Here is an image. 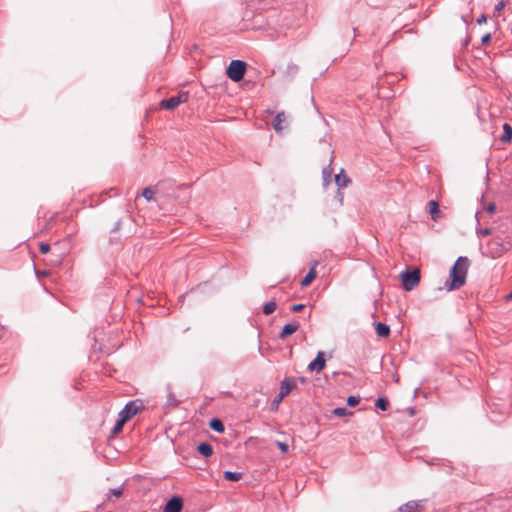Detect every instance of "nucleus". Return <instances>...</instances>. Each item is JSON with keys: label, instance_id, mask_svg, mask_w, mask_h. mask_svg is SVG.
I'll return each instance as SVG.
<instances>
[{"label": "nucleus", "instance_id": "obj_12", "mask_svg": "<svg viewBox=\"0 0 512 512\" xmlns=\"http://www.w3.org/2000/svg\"><path fill=\"white\" fill-rule=\"evenodd\" d=\"M286 121L287 116L285 112H279L276 115L275 120L273 122V128L277 133H281L285 129L284 123H286Z\"/></svg>", "mask_w": 512, "mask_h": 512}, {"label": "nucleus", "instance_id": "obj_1", "mask_svg": "<svg viewBox=\"0 0 512 512\" xmlns=\"http://www.w3.org/2000/svg\"><path fill=\"white\" fill-rule=\"evenodd\" d=\"M470 266L467 257H459L450 270L449 280L445 286L448 291L457 290L464 286Z\"/></svg>", "mask_w": 512, "mask_h": 512}, {"label": "nucleus", "instance_id": "obj_4", "mask_svg": "<svg viewBox=\"0 0 512 512\" xmlns=\"http://www.w3.org/2000/svg\"><path fill=\"white\" fill-rule=\"evenodd\" d=\"M246 71V63L241 60H233L227 67V76L234 82H239L243 79Z\"/></svg>", "mask_w": 512, "mask_h": 512}, {"label": "nucleus", "instance_id": "obj_14", "mask_svg": "<svg viewBox=\"0 0 512 512\" xmlns=\"http://www.w3.org/2000/svg\"><path fill=\"white\" fill-rule=\"evenodd\" d=\"M375 328L378 337L387 338L390 335V327L382 322L376 323Z\"/></svg>", "mask_w": 512, "mask_h": 512}, {"label": "nucleus", "instance_id": "obj_27", "mask_svg": "<svg viewBox=\"0 0 512 512\" xmlns=\"http://www.w3.org/2000/svg\"><path fill=\"white\" fill-rule=\"evenodd\" d=\"M360 402V399L358 397H355V396H349L348 399H347V404L351 407H354L356 405H358Z\"/></svg>", "mask_w": 512, "mask_h": 512}, {"label": "nucleus", "instance_id": "obj_24", "mask_svg": "<svg viewBox=\"0 0 512 512\" xmlns=\"http://www.w3.org/2000/svg\"><path fill=\"white\" fill-rule=\"evenodd\" d=\"M155 190L151 187L145 188L142 192V196L147 200L151 201L154 199Z\"/></svg>", "mask_w": 512, "mask_h": 512}, {"label": "nucleus", "instance_id": "obj_22", "mask_svg": "<svg viewBox=\"0 0 512 512\" xmlns=\"http://www.w3.org/2000/svg\"><path fill=\"white\" fill-rule=\"evenodd\" d=\"M123 495V489L122 488H114L111 489L108 494L106 495V501L111 500V496H114L116 498H120Z\"/></svg>", "mask_w": 512, "mask_h": 512}, {"label": "nucleus", "instance_id": "obj_26", "mask_svg": "<svg viewBox=\"0 0 512 512\" xmlns=\"http://www.w3.org/2000/svg\"><path fill=\"white\" fill-rule=\"evenodd\" d=\"M491 234L490 228H477V235L480 237H485Z\"/></svg>", "mask_w": 512, "mask_h": 512}, {"label": "nucleus", "instance_id": "obj_10", "mask_svg": "<svg viewBox=\"0 0 512 512\" xmlns=\"http://www.w3.org/2000/svg\"><path fill=\"white\" fill-rule=\"evenodd\" d=\"M295 387L296 383L293 380L284 379L280 385V399L286 397Z\"/></svg>", "mask_w": 512, "mask_h": 512}, {"label": "nucleus", "instance_id": "obj_21", "mask_svg": "<svg viewBox=\"0 0 512 512\" xmlns=\"http://www.w3.org/2000/svg\"><path fill=\"white\" fill-rule=\"evenodd\" d=\"M277 308V304L275 301H270L268 303H266L263 307V313L265 315H270L272 314Z\"/></svg>", "mask_w": 512, "mask_h": 512}, {"label": "nucleus", "instance_id": "obj_19", "mask_svg": "<svg viewBox=\"0 0 512 512\" xmlns=\"http://www.w3.org/2000/svg\"><path fill=\"white\" fill-rule=\"evenodd\" d=\"M223 476L227 481H239L242 478V473L225 471Z\"/></svg>", "mask_w": 512, "mask_h": 512}, {"label": "nucleus", "instance_id": "obj_6", "mask_svg": "<svg viewBox=\"0 0 512 512\" xmlns=\"http://www.w3.org/2000/svg\"><path fill=\"white\" fill-rule=\"evenodd\" d=\"M141 409L142 403L140 401H131L125 405V407L119 413V417L125 418V420L128 421Z\"/></svg>", "mask_w": 512, "mask_h": 512}, {"label": "nucleus", "instance_id": "obj_7", "mask_svg": "<svg viewBox=\"0 0 512 512\" xmlns=\"http://www.w3.org/2000/svg\"><path fill=\"white\" fill-rule=\"evenodd\" d=\"M325 354L322 351H319L317 353L316 358L308 365V370L310 372L316 371L320 372L322 371L326 366V360L324 358Z\"/></svg>", "mask_w": 512, "mask_h": 512}, {"label": "nucleus", "instance_id": "obj_16", "mask_svg": "<svg viewBox=\"0 0 512 512\" xmlns=\"http://www.w3.org/2000/svg\"><path fill=\"white\" fill-rule=\"evenodd\" d=\"M335 182L338 185V187L344 188L350 183V179L342 170L339 174L335 176Z\"/></svg>", "mask_w": 512, "mask_h": 512}, {"label": "nucleus", "instance_id": "obj_33", "mask_svg": "<svg viewBox=\"0 0 512 512\" xmlns=\"http://www.w3.org/2000/svg\"><path fill=\"white\" fill-rule=\"evenodd\" d=\"M304 307V304H294L293 306H291V310L293 312H300Z\"/></svg>", "mask_w": 512, "mask_h": 512}, {"label": "nucleus", "instance_id": "obj_29", "mask_svg": "<svg viewBox=\"0 0 512 512\" xmlns=\"http://www.w3.org/2000/svg\"><path fill=\"white\" fill-rule=\"evenodd\" d=\"M334 415L338 417H342L348 414V411L345 408H336L334 409Z\"/></svg>", "mask_w": 512, "mask_h": 512}, {"label": "nucleus", "instance_id": "obj_37", "mask_svg": "<svg viewBox=\"0 0 512 512\" xmlns=\"http://www.w3.org/2000/svg\"><path fill=\"white\" fill-rule=\"evenodd\" d=\"M488 39H489V35L485 36V37L483 38V41H488Z\"/></svg>", "mask_w": 512, "mask_h": 512}, {"label": "nucleus", "instance_id": "obj_30", "mask_svg": "<svg viewBox=\"0 0 512 512\" xmlns=\"http://www.w3.org/2000/svg\"><path fill=\"white\" fill-rule=\"evenodd\" d=\"M506 3L504 0H501L496 6H495V13L499 14L503 8L505 7Z\"/></svg>", "mask_w": 512, "mask_h": 512}, {"label": "nucleus", "instance_id": "obj_35", "mask_svg": "<svg viewBox=\"0 0 512 512\" xmlns=\"http://www.w3.org/2000/svg\"><path fill=\"white\" fill-rule=\"evenodd\" d=\"M477 22H478L479 24L485 23V22H486V17H485L484 15H482V16L477 20Z\"/></svg>", "mask_w": 512, "mask_h": 512}, {"label": "nucleus", "instance_id": "obj_15", "mask_svg": "<svg viewBox=\"0 0 512 512\" xmlns=\"http://www.w3.org/2000/svg\"><path fill=\"white\" fill-rule=\"evenodd\" d=\"M429 206V212L431 214V218L434 221H437L440 218V211H439V205L438 202L432 200L428 203Z\"/></svg>", "mask_w": 512, "mask_h": 512}, {"label": "nucleus", "instance_id": "obj_32", "mask_svg": "<svg viewBox=\"0 0 512 512\" xmlns=\"http://www.w3.org/2000/svg\"><path fill=\"white\" fill-rule=\"evenodd\" d=\"M486 211L489 213V214H494L495 211H496V206L494 203H489L487 206H486Z\"/></svg>", "mask_w": 512, "mask_h": 512}, {"label": "nucleus", "instance_id": "obj_20", "mask_svg": "<svg viewBox=\"0 0 512 512\" xmlns=\"http://www.w3.org/2000/svg\"><path fill=\"white\" fill-rule=\"evenodd\" d=\"M210 428L218 433L224 432V425L219 419H212L210 422Z\"/></svg>", "mask_w": 512, "mask_h": 512}, {"label": "nucleus", "instance_id": "obj_34", "mask_svg": "<svg viewBox=\"0 0 512 512\" xmlns=\"http://www.w3.org/2000/svg\"><path fill=\"white\" fill-rule=\"evenodd\" d=\"M283 399H280V394H278V396L273 400L272 402V407H275L277 408L279 403L282 401Z\"/></svg>", "mask_w": 512, "mask_h": 512}, {"label": "nucleus", "instance_id": "obj_28", "mask_svg": "<svg viewBox=\"0 0 512 512\" xmlns=\"http://www.w3.org/2000/svg\"><path fill=\"white\" fill-rule=\"evenodd\" d=\"M39 251L42 254H47L50 251V246L47 243H40L39 244Z\"/></svg>", "mask_w": 512, "mask_h": 512}, {"label": "nucleus", "instance_id": "obj_18", "mask_svg": "<svg viewBox=\"0 0 512 512\" xmlns=\"http://www.w3.org/2000/svg\"><path fill=\"white\" fill-rule=\"evenodd\" d=\"M503 130H504V133L501 137V140L504 143H508L512 140V127L509 124L505 123L503 125Z\"/></svg>", "mask_w": 512, "mask_h": 512}, {"label": "nucleus", "instance_id": "obj_31", "mask_svg": "<svg viewBox=\"0 0 512 512\" xmlns=\"http://www.w3.org/2000/svg\"><path fill=\"white\" fill-rule=\"evenodd\" d=\"M276 445L281 450V452L286 453L288 451V445L286 443L277 441Z\"/></svg>", "mask_w": 512, "mask_h": 512}, {"label": "nucleus", "instance_id": "obj_3", "mask_svg": "<svg viewBox=\"0 0 512 512\" xmlns=\"http://www.w3.org/2000/svg\"><path fill=\"white\" fill-rule=\"evenodd\" d=\"M400 279L402 281L403 289L406 291L413 290L416 286H418L420 282V270H406L401 272Z\"/></svg>", "mask_w": 512, "mask_h": 512}, {"label": "nucleus", "instance_id": "obj_5", "mask_svg": "<svg viewBox=\"0 0 512 512\" xmlns=\"http://www.w3.org/2000/svg\"><path fill=\"white\" fill-rule=\"evenodd\" d=\"M188 101V93L180 92L177 96L171 97L169 99H164L159 103L160 108L166 110H174L181 103H185Z\"/></svg>", "mask_w": 512, "mask_h": 512}, {"label": "nucleus", "instance_id": "obj_36", "mask_svg": "<svg viewBox=\"0 0 512 512\" xmlns=\"http://www.w3.org/2000/svg\"><path fill=\"white\" fill-rule=\"evenodd\" d=\"M510 300H512V291L508 295H506V301Z\"/></svg>", "mask_w": 512, "mask_h": 512}, {"label": "nucleus", "instance_id": "obj_2", "mask_svg": "<svg viewBox=\"0 0 512 512\" xmlns=\"http://www.w3.org/2000/svg\"><path fill=\"white\" fill-rule=\"evenodd\" d=\"M511 247V240H501L499 238H494L488 242L486 254L493 259L499 258Z\"/></svg>", "mask_w": 512, "mask_h": 512}, {"label": "nucleus", "instance_id": "obj_11", "mask_svg": "<svg viewBox=\"0 0 512 512\" xmlns=\"http://www.w3.org/2000/svg\"><path fill=\"white\" fill-rule=\"evenodd\" d=\"M317 265H318L317 261H314L312 263L309 272L307 273V275L301 281V286L302 287L309 286L312 283V281L316 278V276H317L316 266Z\"/></svg>", "mask_w": 512, "mask_h": 512}, {"label": "nucleus", "instance_id": "obj_8", "mask_svg": "<svg viewBox=\"0 0 512 512\" xmlns=\"http://www.w3.org/2000/svg\"><path fill=\"white\" fill-rule=\"evenodd\" d=\"M424 509V500H412L399 507L400 512H422Z\"/></svg>", "mask_w": 512, "mask_h": 512}, {"label": "nucleus", "instance_id": "obj_17", "mask_svg": "<svg viewBox=\"0 0 512 512\" xmlns=\"http://www.w3.org/2000/svg\"><path fill=\"white\" fill-rule=\"evenodd\" d=\"M197 450L198 452L205 456V457H209L212 455L213 453V449H212V446L208 443H201L197 446Z\"/></svg>", "mask_w": 512, "mask_h": 512}, {"label": "nucleus", "instance_id": "obj_23", "mask_svg": "<svg viewBox=\"0 0 512 512\" xmlns=\"http://www.w3.org/2000/svg\"><path fill=\"white\" fill-rule=\"evenodd\" d=\"M127 421L125 420V418H122V417H119V419L117 420L115 426L113 427L112 429V433L113 434H118L119 432H121L124 424L126 423Z\"/></svg>", "mask_w": 512, "mask_h": 512}, {"label": "nucleus", "instance_id": "obj_9", "mask_svg": "<svg viewBox=\"0 0 512 512\" xmlns=\"http://www.w3.org/2000/svg\"><path fill=\"white\" fill-rule=\"evenodd\" d=\"M183 506V501L180 497H173L165 505L163 512H180Z\"/></svg>", "mask_w": 512, "mask_h": 512}, {"label": "nucleus", "instance_id": "obj_25", "mask_svg": "<svg viewBox=\"0 0 512 512\" xmlns=\"http://www.w3.org/2000/svg\"><path fill=\"white\" fill-rule=\"evenodd\" d=\"M376 407L382 411H386L389 407V402L385 398H378L375 403Z\"/></svg>", "mask_w": 512, "mask_h": 512}, {"label": "nucleus", "instance_id": "obj_13", "mask_svg": "<svg viewBox=\"0 0 512 512\" xmlns=\"http://www.w3.org/2000/svg\"><path fill=\"white\" fill-rule=\"evenodd\" d=\"M300 325L297 322L286 324L282 331L279 334L281 339H285L286 337L292 335L299 329Z\"/></svg>", "mask_w": 512, "mask_h": 512}]
</instances>
